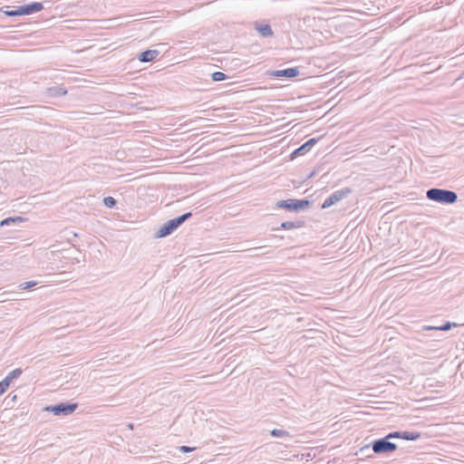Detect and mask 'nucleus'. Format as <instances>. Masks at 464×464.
<instances>
[{
    "label": "nucleus",
    "mask_w": 464,
    "mask_h": 464,
    "mask_svg": "<svg viewBox=\"0 0 464 464\" xmlns=\"http://www.w3.org/2000/svg\"><path fill=\"white\" fill-rule=\"evenodd\" d=\"M274 77H285V78H295L300 74L299 69L297 67L286 68L283 70L273 71L270 73Z\"/></svg>",
    "instance_id": "9"
},
{
    "label": "nucleus",
    "mask_w": 464,
    "mask_h": 464,
    "mask_svg": "<svg viewBox=\"0 0 464 464\" xmlns=\"http://www.w3.org/2000/svg\"><path fill=\"white\" fill-rule=\"evenodd\" d=\"M318 141V139L312 138L302 144L299 148L295 149L290 155L292 160L297 158L298 156L304 155L308 152Z\"/></svg>",
    "instance_id": "8"
},
{
    "label": "nucleus",
    "mask_w": 464,
    "mask_h": 464,
    "mask_svg": "<svg viewBox=\"0 0 464 464\" xmlns=\"http://www.w3.org/2000/svg\"><path fill=\"white\" fill-rule=\"evenodd\" d=\"M256 29L263 37H269L274 34L271 26L267 24H256Z\"/></svg>",
    "instance_id": "13"
},
{
    "label": "nucleus",
    "mask_w": 464,
    "mask_h": 464,
    "mask_svg": "<svg viewBox=\"0 0 464 464\" xmlns=\"http://www.w3.org/2000/svg\"><path fill=\"white\" fill-rule=\"evenodd\" d=\"M78 408L76 402H60L44 408V411L53 412L56 416H67L72 414Z\"/></svg>",
    "instance_id": "6"
},
{
    "label": "nucleus",
    "mask_w": 464,
    "mask_h": 464,
    "mask_svg": "<svg viewBox=\"0 0 464 464\" xmlns=\"http://www.w3.org/2000/svg\"><path fill=\"white\" fill-rule=\"evenodd\" d=\"M426 197L431 201H435L444 205L454 204L458 200V195L455 191L432 188L426 191Z\"/></svg>",
    "instance_id": "1"
},
{
    "label": "nucleus",
    "mask_w": 464,
    "mask_h": 464,
    "mask_svg": "<svg viewBox=\"0 0 464 464\" xmlns=\"http://www.w3.org/2000/svg\"><path fill=\"white\" fill-rule=\"evenodd\" d=\"M20 220H22V218H20V217H16V218H12V217H10V218H5V219L1 220V222H0V226H1V227L9 226L10 224H12V223H15V222L20 221Z\"/></svg>",
    "instance_id": "20"
},
{
    "label": "nucleus",
    "mask_w": 464,
    "mask_h": 464,
    "mask_svg": "<svg viewBox=\"0 0 464 464\" xmlns=\"http://www.w3.org/2000/svg\"><path fill=\"white\" fill-rule=\"evenodd\" d=\"M178 450L182 453H189L196 450V448L188 447V446H179Z\"/></svg>",
    "instance_id": "24"
},
{
    "label": "nucleus",
    "mask_w": 464,
    "mask_h": 464,
    "mask_svg": "<svg viewBox=\"0 0 464 464\" xmlns=\"http://www.w3.org/2000/svg\"><path fill=\"white\" fill-rule=\"evenodd\" d=\"M421 434L417 431L401 430V439L406 440H417Z\"/></svg>",
    "instance_id": "14"
},
{
    "label": "nucleus",
    "mask_w": 464,
    "mask_h": 464,
    "mask_svg": "<svg viewBox=\"0 0 464 464\" xmlns=\"http://www.w3.org/2000/svg\"><path fill=\"white\" fill-rule=\"evenodd\" d=\"M462 78H464V71L462 72V73L459 76V79H462Z\"/></svg>",
    "instance_id": "28"
},
{
    "label": "nucleus",
    "mask_w": 464,
    "mask_h": 464,
    "mask_svg": "<svg viewBox=\"0 0 464 464\" xmlns=\"http://www.w3.org/2000/svg\"><path fill=\"white\" fill-rule=\"evenodd\" d=\"M159 54L158 50H146L139 54L138 59L141 63H149L156 59Z\"/></svg>",
    "instance_id": "11"
},
{
    "label": "nucleus",
    "mask_w": 464,
    "mask_h": 464,
    "mask_svg": "<svg viewBox=\"0 0 464 464\" xmlns=\"http://www.w3.org/2000/svg\"><path fill=\"white\" fill-rule=\"evenodd\" d=\"M391 440L392 439H401V430L392 431L386 435Z\"/></svg>",
    "instance_id": "23"
},
{
    "label": "nucleus",
    "mask_w": 464,
    "mask_h": 464,
    "mask_svg": "<svg viewBox=\"0 0 464 464\" xmlns=\"http://www.w3.org/2000/svg\"><path fill=\"white\" fill-rule=\"evenodd\" d=\"M9 6L1 7L0 12L4 13L6 16L29 15L42 11L44 5L40 2H32L27 5L14 6L12 10H9Z\"/></svg>",
    "instance_id": "2"
},
{
    "label": "nucleus",
    "mask_w": 464,
    "mask_h": 464,
    "mask_svg": "<svg viewBox=\"0 0 464 464\" xmlns=\"http://www.w3.org/2000/svg\"><path fill=\"white\" fill-rule=\"evenodd\" d=\"M23 371L20 368H16L13 370L11 372H9L4 380L1 381V382L8 389L10 383L13 382V380L17 379L22 374Z\"/></svg>",
    "instance_id": "12"
},
{
    "label": "nucleus",
    "mask_w": 464,
    "mask_h": 464,
    "mask_svg": "<svg viewBox=\"0 0 464 464\" xmlns=\"http://www.w3.org/2000/svg\"><path fill=\"white\" fill-rule=\"evenodd\" d=\"M352 193L350 188H343L332 193L323 203L322 208H327L341 201Z\"/></svg>",
    "instance_id": "7"
},
{
    "label": "nucleus",
    "mask_w": 464,
    "mask_h": 464,
    "mask_svg": "<svg viewBox=\"0 0 464 464\" xmlns=\"http://www.w3.org/2000/svg\"><path fill=\"white\" fill-rule=\"evenodd\" d=\"M228 78H229L228 75H227L226 73H224L222 72H215L211 74V79L214 82H221V81H225Z\"/></svg>",
    "instance_id": "17"
},
{
    "label": "nucleus",
    "mask_w": 464,
    "mask_h": 464,
    "mask_svg": "<svg viewBox=\"0 0 464 464\" xmlns=\"http://www.w3.org/2000/svg\"><path fill=\"white\" fill-rule=\"evenodd\" d=\"M270 435L275 438L289 437V432L285 430L274 429L270 430Z\"/></svg>",
    "instance_id": "16"
},
{
    "label": "nucleus",
    "mask_w": 464,
    "mask_h": 464,
    "mask_svg": "<svg viewBox=\"0 0 464 464\" xmlns=\"http://www.w3.org/2000/svg\"><path fill=\"white\" fill-rule=\"evenodd\" d=\"M457 324H454V323H450V322H446L445 324H443L442 325L440 326H437V327H428V329H434V330H439V331H449L451 329L452 326H456Z\"/></svg>",
    "instance_id": "19"
},
{
    "label": "nucleus",
    "mask_w": 464,
    "mask_h": 464,
    "mask_svg": "<svg viewBox=\"0 0 464 464\" xmlns=\"http://www.w3.org/2000/svg\"><path fill=\"white\" fill-rule=\"evenodd\" d=\"M266 246H257V247H253V248H250L248 249V251L251 252L250 254V256H261V254L257 253L258 250H262L264 248H266ZM266 253H262V255H265Z\"/></svg>",
    "instance_id": "22"
},
{
    "label": "nucleus",
    "mask_w": 464,
    "mask_h": 464,
    "mask_svg": "<svg viewBox=\"0 0 464 464\" xmlns=\"http://www.w3.org/2000/svg\"><path fill=\"white\" fill-rule=\"evenodd\" d=\"M311 205L308 199H295L289 198L285 200H279L276 203V207L278 208H284L292 212H300L304 210Z\"/></svg>",
    "instance_id": "5"
},
{
    "label": "nucleus",
    "mask_w": 464,
    "mask_h": 464,
    "mask_svg": "<svg viewBox=\"0 0 464 464\" xmlns=\"http://www.w3.org/2000/svg\"><path fill=\"white\" fill-rule=\"evenodd\" d=\"M16 398H17V396H16V395H13L11 400H12V401H15V400H16Z\"/></svg>",
    "instance_id": "27"
},
{
    "label": "nucleus",
    "mask_w": 464,
    "mask_h": 464,
    "mask_svg": "<svg viewBox=\"0 0 464 464\" xmlns=\"http://www.w3.org/2000/svg\"><path fill=\"white\" fill-rule=\"evenodd\" d=\"M48 92L51 96H62L67 93V91L60 86L49 88Z\"/></svg>",
    "instance_id": "15"
},
{
    "label": "nucleus",
    "mask_w": 464,
    "mask_h": 464,
    "mask_svg": "<svg viewBox=\"0 0 464 464\" xmlns=\"http://www.w3.org/2000/svg\"><path fill=\"white\" fill-rule=\"evenodd\" d=\"M372 448L375 454H388L395 451L398 449L397 444L392 442L386 436L372 440L370 444L363 446L361 451H365Z\"/></svg>",
    "instance_id": "4"
},
{
    "label": "nucleus",
    "mask_w": 464,
    "mask_h": 464,
    "mask_svg": "<svg viewBox=\"0 0 464 464\" xmlns=\"http://www.w3.org/2000/svg\"><path fill=\"white\" fill-rule=\"evenodd\" d=\"M133 426H134V425H133L132 423H129V424H128V428H129L130 430H133Z\"/></svg>",
    "instance_id": "26"
},
{
    "label": "nucleus",
    "mask_w": 464,
    "mask_h": 464,
    "mask_svg": "<svg viewBox=\"0 0 464 464\" xmlns=\"http://www.w3.org/2000/svg\"><path fill=\"white\" fill-rule=\"evenodd\" d=\"M7 391L6 387L0 382V396Z\"/></svg>",
    "instance_id": "25"
},
{
    "label": "nucleus",
    "mask_w": 464,
    "mask_h": 464,
    "mask_svg": "<svg viewBox=\"0 0 464 464\" xmlns=\"http://www.w3.org/2000/svg\"><path fill=\"white\" fill-rule=\"evenodd\" d=\"M102 202L109 208H113L117 204V200L111 196L103 198Z\"/></svg>",
    "instance_id": "18"
},
{
    "label": "nucleus",
    "mask_w": 464,
    "mask_h": 464,
    "mask_svg": "<svg viewBox=\"0 0 464 464\" xmlns=\"http://www.w3.org/2000/svg\"><path fill=\"white\" fill-rule=\"evenodd\" d=\"M192 217L191 212L184 213L183 215L175 218L169 219L164 223L155 234L156 238H162L171 235L178 229L185 221Z\"/></svg>",
    "instance_id": "3"
},
{
    "label": "nucleus",
    "mask_w": 464,
    "mask_h": 464,
    "mask_svg": "<svg viewBox=\"0 0 464 464\" xmlns=\"http://www.w3.org/2000/svg\"><path fill=\"white\" fill-rule=\"evenodd\" d=\"M304 226V220H295V221H284L281 223L279 227H274L272 228L273 231H277L280 228L285 230H290L294 228H300Z\"/></svg>",
    "instance_id": "10"
},
{
    "label": "nucleus",
    "mask_w": 464,
    "mask_h": 464,
    "mask_svg": "<svg viewBox=\"0 0 464 464\" xmlns=\"http://www.w3.org/2000/svg\"><path fill=\"white\" fill-rule=\"evenodd\" d=\"M37 285V282L35 281H28L24 282L19 285V288L22 290H27L30 289Z\"/></svg>",
    "instance_id": "21"
}]
</instances>
